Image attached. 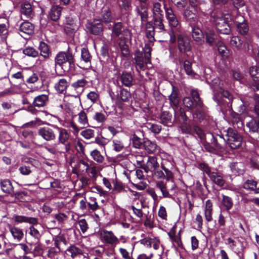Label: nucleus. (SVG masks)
Instances as JSON below:
<instances>
[{
	"instance_id": "obj_1",
	"label": "nucleus",
	"mask_w": 259,
	"mask_h": 259,
	"mask_svg": "<svg viewBox=\"0 0 259 259\" xmlns=\"http://www.w3.org/2000/svg\"><path fill=\"white\" fill-rule=\"evenodd\" d=\"M191 97H184L183 103L185 107L193 111V118L198 122H201L206 119L207 113L205 107L197 90L191 91Z\"/></svg>"
},
{
	"instance_id": "obj_2",
	"label": "nucleus",
	"mask_w": 259,
	"mask_h": 259,
	"mask_svg": "<svg viewBox=\"0 0 259 259\" xmlns=\"http://www.w3.org/2000/svg\"><path fill=\"white\" fill-rule=\"evenodd\" d=\"M51 127L58 132V143L45 147V149L53 154L67 152L70 149V143L68 142L70 134L68 131L63 127L55 124H51Z\"/></svg>"
},
{
	"instance_id": "obj_3",
	"label": "nucleus",
	"mask_w": 259,
	"mask_h": 259,
	"mask_svg": "<svg viewBox=\"0 0 259 259\" xmlns=\"http://www.w3.org/2000/svg\"><path fill=\"white\" fill-rule=\"evenodd\" d=\"M211 139L210 142H204L203 143L204 148L207 152L218 155L224 150L223 144H226V139L223 136L219 134L211 133Z\"/></svg>"
},
{
	"instance_id": "obj_4",
	"label": "nucleus",
	"mask_w": 259,
	"mask_h": 259,
	"mask_svg": "<svg viewBox=\"0 0 259 259\" xmlns=\"http://www.w3.org/2000/svg\"><path fill=\"white\" fill-rule=\"evenodd\" d=\"M55 63L56 66L59 65L64 71L69 70L74 65V56L69 51L60 52L55 58Z\"/></svg>"
},
{
	"instance_id": "obj_5",
	"label": "nucleus",
	"mask_w": 259,
	"mask_h": 259,
	"mask_svg": "<svg viewBox=\"0 0 259 259\" xmlns=\"http://www.w3.org/2000/svg\"><path fill=\"white\" fill-rule=\"evenodd\" d=\"M227 139L226 144H228L231 149H238L242 145V137L235 130L229 127L227 130Z\"/></svg>"
},
{
	"instance_id": "obj_6",
	"label": "nucleus",
	"mask_w": 259,
	"mask_h": 259,
	"mask_svg": "<svg viewBox=\"0 0 259 259\" xmlns=\"http://www.w3.org/2000/svg\"><path fill=\"white\" fill-rule=\"evenodd\" d=\"M167 182L166 181H157L155 183V187L161 192L163 198L171 199L173 198V195L170 193L175 192L177 186L174 180L169 182V185H168Z\"/></svg>"
},
{
	"instance_id": "obj_7",
	"label": "nucleus",
	"mask_w": 259,
	"mask_h": 259,
	"mask_svg": "<svg viewBox=\"0 0 259 259\" xmlns=\"http://www.w3.org/2000/svg\"><path fill=\"white\" fill-rule=\"evenodd\" d=\"M204 40L209 46L212 47L218 42V34L210 24H203Z\"/></svg>"
},
{
	"instance_id": "obj_8",
	"label": "nucleus",
	"mask_w": 259,
	"mask_h": 259,
	"mask_svg": "<svg viewBox=\"0 0 259 259\" xmlns=\"http://www.w3.org/2000/svg\"><path fill=\"white\" fill-rule=\"evenodd\" d=\"M231 20L228 18H219L215 21V27L218 31L223 34H229L231 32Z\"/></svg>"
},
{
	"instance_id": "obj_9",
	"label": "nucleus",
	"mask_w": 259,
	"mask_h": 259,
	"mask_svg": "<svg viewBox=\"0 0 259 259\" xmlns=\"http://www.w3.org/2000/svg\"><path fill=\"white\" fill-rule=\"evenodd\" d=\"M177 46L179 52L181 54H185L191 51V45L189 38L182 34L178 35Z\"/></svg>"
},
{
	"instance_id": "obj_10",
	"label": "nucleus",
	"mask_w": 259,
	"mask_h": 259,
	"mask_svg": "<svg viewBox=\"0 0 259 259\" xmlns=\"http://www.w3.org/2000/svg\"><path fill=\"white\" fill-rule=\"evenodd\" d=\"M246 127L248 128L250 137H253L257 140L259 138V118L253 117L246 123Z\"/></svg>"
},
{
	"instance_id": "obj_11",
	"label": "nucleus",
	"mask_w": 259,
	"mask_h": 259,
	"mask_svg": "<svg viewBox=\"0 0 259 259\" xmlns=\"http://www.w3.org/2000/svg\"><path fill=\"white\" fill-rule=\"evenodd\" d=\"M38 136L46 141H54L56 139V134L54 130L51 127H41L38 130Z\"/></svg>"
},
{
	"instance_id": "obj_12",
	"label": "nucleus",
	"mask_w": 259,
	"mask_h": 259,
	"mask_svg": "<svg viewBox=\"0 0 259 259\" xmlns=\"http://www.w3.org/2000/svg\"><path fill=\"white\" fill-rule=\"evenodd\" d=\"M192 36L193 40L198 45H203L205 42L203 33V25L202 28H200L198 26L194 25L191 26Z\"/></svg>"
},
{
	"instance_id": "obj_13",
	"label": "nucleus",
	"mask_w": 259,
	"mask_h": 259,
	"mask_svg": "<svg viewBox=\"0 0 259 259\" xmlns=\"http://www.w3.org/2000/svg\"><path fill=\"white\" fill-rule=\"evenodd\" d=\"M88 30L94 35H99L103 31V24L100 19H95L92 22H88L86 25Z\"/></svg>"
},
{
	"instance_id": "obj_14",
	"label": "nucleus",
	"mask_w": 259,
	"mask_h": 259,
	"mask_svg": "<svg viewBox=\"0 0 259 259\" xmlns=\"http://www.w3.org/2000/svg\"><path fill=\"white\" fill-rule=\"evenodd\" d=\"M198 12L191 9L190 7H188L184 11V17L187 23L190 26H193L197 22L198 19L197 13Z\"/></svg>"
},
{
	"instance_id": "obj_15",
	"label": "nucleus",
	"mask_w": 259,
	"mask_h": 259,
	"mask_svg": "<svg viewBox=\"0 0 259 259\" xmlns=\"http://www.w3.org/2000/svg\"><path fill=\"white\" fill-rule=\"evenodd\" d=\"M159 166L157 162V158L155 156H149L146 164H144L143 169L145 172L148 173L151 172L153 175V171Z\"/></svg>"
},
{
	"instance_id": "obj_16",
	"label": "nucleus",
	"mask_w": 259,
	"mask_h": 259,
	"mask_svg": "<svg viewBox=\"0 0 259 259\" xmlns=\"http://www.w3.org/2000/svg\"><path fill=\"white\" fill-rule=\"evenodd\" d=\"M164 8L165 11V16L168 21L169 25L171 27H177L178 26L179 22L173 10L170 7H168L166 5H164Z\"/></svg>"
},
{
	"instance_id": "obj_17",
	"label": "nucleus",
	"mask_w": 259,
	"mask_h": 259,
	"mask_svg": "<svg viewBox=\"0 0 259 259\" xmlns=\"http://www.w3.org/2000/svg\"><path fill=\"white\" fill-rule=\"evenodd\" d=\"M132 140L133 147L135 148H140L145 141L144 139V134L141 130H137L133 134Z\"/></svg>"
},
{
	"instance_id": "obj_18",
	"label": "nucleus",
	"mask_w": 259,
	"mask_h": 259,
	"mask_svg": "<svg viewBox=\"0 0 259 259\" xmlns=\"http://www.w3.org/2000/svg\"><path fill=\"white\" fill-rule=\"evenodd\" d=\"M234 24L239 33L244 36L247 38L249 36V26L247 21L243 18L242 22L236 21L234 22Z\"/></svg>"
},
{
	"instance_id": "obj_19",
	"label": "nucleus",
	"mask_w": 259,
	"mask_h": 259,
	"mask_svg": "<svg viewBox=\"0 0 259 259\" xmlns=\"http://www.w3.org/2000/svg\"><path fill=\"white\" fill-rule=\"evenodd\" d=\"M159 122L164 126H171L173 124L172 115V114L167 111H162L160 114Z\"/></svg>"
},
{
	"instance_id": "obj_20",
	"label": "nucleus",
	"mask_w": 259,
	"mask_h": 259,
	"mask_svg": "<svg viewBox=\"0 0 259 259\" xmlns=\"http://www.w3.org/2000/svg\"><path fill=\"white\" fill-rule=\"evenodd\" d=\"M100 236L101 240L105 243L114 244L118 241L117 237L111 231H103L101 232Z\"/></svg>"
},
{
	"instance_id": "obj_21",
	"label": "nucleus",
	"mask_w": 259,
	"mask_h": 259,
	"mask_svg": "<svg viewBox=\"0 0 259 259\" xmlns=\"http://www.w3.org/2000/svg\"><path fill=\"white\" fill-rule=\"evenodd\" d=\"M180 92L177 87L172 86V92L168 97L170 104L174 106L178 107L180 103Z\"/></svg>"
},
{
	"instance_id": "obj_22",
	"label": "nucleus",
	"mask_w": 259,
	"mask_h": 259,
	"mask_svg": "<svg viewBox=\"0 0 259 259\" xmlns=\"http://www.w3.org/2000/svg\"><path fill=\"white\" fill-rule=\"evenodd\" d=\"M179 62L180 65H183L186 73L188 75L194 76L196 73L192 69V63L188 59L184 60L183 58H179Z\"/></svg>"
},
{
	"instance_id": "obj_23",
	"label": "nucleus",
	"mask_w": 259,
	"mask_h": 259,
	"mask_svg": "<svg viewBox=\"0 0 259 259\" xmlns=\"http://www.w3.org/2000/svg\"><path fill=\"white\" fill-rule=\"evenodd\" d=\"M209 179L213 183L220 187H223L226 183V181L223 179V175L219 172L215 171Z\"/></svg>"
},
{
	"instance_id": "obj_24",
	"label": "nucleus",
	"mask_w": 259,
	"mask_h": 259,
	"mask_svg": "<svg viewBox=\"0 0 259 259\" xmlns=\"http://www.w3.org/2000/svg\"><path fill=\"white\" fill-rule=\"evenodd\" d=\"M135 60L136 63V67L138 71L140 70H144L146 66L144 62L143 53L140 52H137L135 54Z\"/></svg>"
},
{
	"instance_id": "obj_25",
	"label": "nucleus",
	"mask_w": 259,
	"mask_h": 259,
	"mask_svg": "<svg viewBox=\"0 0 259 259\" xmlns=\"http://www.w3.org/2000/svg\"><path fill=\"white\" fill-rule=\"evenodd\" d=\"M222 199L221 201L222 207L227 211H229L233 206V200L229 196L222 194Z\"/></svg>"
},
{
	"instance_id": "obj_26",
	"label": "nucleus",
	"mask_w": 259,
	"mask_h": 259,
	"mask_svg": "<svg viewBox=\"0 0 259 259\" xmlns=\"http://www.w3.org/2000/svg\"><path fill=\"white\" fill-rule=\"evenodd\" d=\"M14 221L18 223H27L33 225L38 223L36 218L24 215H16L14 217Z\"/></svg>"
},
{
	"instance_id": "obj_27",
	"label": "nucleus",
	"mask_w": 259,
	"mask_h": 259,
	"mask_svg": "<svg viewBox=\"0 0 259 259\" xmlns=\"http://www.w3.org/2000/svg\"><path fill=\"white\" fill-rule=\"evenodd\" d=\"M9 230L14 240L20 241L23 238L24 233L21 229L18 227L9 226Z\"/></svg>"
},
{
	"instance_id": "obj_28",
	"label": "nucleus",
	"mask_w": 259,
	"mask_h": 259,
	"mask_svg": "<svg viewBox=\"0 0 259 259\" xmlns=\"http://www.w3.org/2000/svg\"><path fill=\"white\" fill-rule=\"evenodd\" d=\"M176 228H177L176 225H174L171 228V229H170L169 232L168 233V235L172 242H175L176 243H177L178 246L180 248L183 249L184 247H183L182 241L181 240V238L180 237L177 238L176 237Z\"/></svg>"
},
{
	"instance_id": "obj_29",
	"label": "nucleus",
	"mask_w": 259,
	"mask_h": 259,
	"mask_svg": "<svg viewBox=\"0 0 259 259\" xmlns=\"http://www.w3.org/2000/svg\"><path fill=\"white\" fill-rule=\"evenodd\" d=\"M33 25L28 21L24 22L19 26V30L24 34H31L33 32Z\"/></svg>"
},
{
	"instance_id": "obj_30",
	"label": "nucleus",
	"mask_w": 259,
	"mask_h": 259,
	"mask_svg": "<svg viewBox=\"0 0 259 259\" xmlns=\"http://www.w3.org/2000/svg\"><path fill=\"white\" fill-rule=\"evenodd\" d=\"M102 18L100 20L101 22L105 24H108L112 22V17L111 15V12L107 7H104L102 10Z\"/></svg>"
},
{
	"instance_id": "obj_31",
	"label": "nucleus",
	"mask_w": 259,
	"mask_h": 259,
	"mask_svg": "<svg viewBox=\"0 0 259 259\" xmlns=\"http://www.w3.org/2000/svg\"><path fill=\"white\" fill-rule=\"evenodd\" d=\"M143 162V157L142 155L131 154V163H132L135 166L143 169L144 164Z\"/></svg>"
},
{
	"instance_id": "obj_32",
	"label": "nucleus",
	"mask_w": 259,
	"mask_h": 259,
	"mask_svg": "<svg viewBox=\"0 0 259 259\" xmlns=\"http://www.w3.org/2000/svg\"><path fill=\"white\" fill-rule=\"evenodd\" d=\"M62 8L59 6L52 7L49 13L51 19L54 21H57L61 15Z\"/></svg>"
},
{
	"instance_id": "obj_33",
	"label": "nucleus",
	"mask_w": 259,
	"mask_h": 259,
	"mask_svg": "<svg viewBox=\"0 0 259 259\" xmlns=\"http://www.w3.org/2000/svg\"><path fill=\"white\" fill-rule=\"evenodd\" d=\"M1 187L2 191L7 194H11L13 192L14 188L11 181L8 179L1 180Z\"/></svg>"
},
{
	"instance_id": "obj_34",
	"label": "nucleus",
	"mask_w": 259,
	"mask_h": 259,
	"mask_svg": "<svg viewBox=\"0 0 259 259\" xmlns=\"http://www.w3.org/2000/svg\"><path fill=\"white\" fill-rule=\"evenodd\" d=\"M48 101V96L42 94L34 98L33 104L35 107H41L44 106Z\"/></svg>"
},
{
	"instance_id": "obj_35",
	"label": "nucleus",
	"mask_w": 259,
	"mask_h": 259,
	"mask_svg": "<svg viewBox=\"0 0 259 259\" xmlns=\"http://www.w3.org/2000/svg\"><path fill=\"white\" fill-rule=\"evenodd\" d=\"M68 86V82L66 79L61 78L55 84V88L59 93H63Z\"/></svg>"
},
{
	"instance_id": "obj_36",
	"label": "nucleus",
	"mask_w": 259,
	"mask_h": 259,
	"mask_svg": "<svg viewBox=\"0 0 259 259\" xmlns=\"http://www.w3.org/2000/svg\"><path fill=\"white\" fill-rule=\"evenodd\" d=\"M21 13L26 18L31 17L32 15V9L31 5L28 3H24L21 5Z\"/></svg>"
},
{
	"instance_id": "obj_37",
	"label": "nucleus",
	"mask_w": 259,
	"mask_h": 259,
	"mask_svg": "<svg viewBox=\"0 0 259 259\" xmlns=\"http://www.w3.org/2000/svg\"><path fill=\"white\" fill-rule=\"evenodd\" d=\"M143 146L145 150L149 154L154 153L157 149V144L149 140H145Z\"/></svg>"
},
{
	"instance_id": "obj_38",
	"label": "nucleus",
	"mask_w": 259,
	"mask_h": 259,
	"mask_svg": "<svg viewBox=\"0 0 259 259\" xmlns=\"http://www.w3.org/2000/svg\"><path fill=\"white\" fill-rule=\"evenodd\" d=\"M243 44V40L238 35L233 36L230 40L231 46L237 50H240L242 49Z\"/></svg>"
},
{
	"instance_id": "obj_39",
	"label": "nucleus",
	"mask_w": 259,
	"mask_h": 259,
	"mask_svg": "<svg viewBox=\"0 0 259 259\" xmlns=\"http://www.w3.org/2000/svg\"><path fill=\"white\" fill-rule=\"evenodd\" d=\"M39 49L40 52L41 56L45 59H47L50 57L51 52L47 44L41 41L39 44Z\"/></svg>"
},
{
	"instance_id": "obj_40",
	"label": "nucleus",
	"mask_w": 259,
	"mask_h": 259,
	"mask_svg": "<svg viewBox=\"0 0 259 259\" xmlns=\"http://www.w3.org/2000/svg\"><path fill=\"white\" fill-rule=\"evenodd\" d=\"M257 182L253 179L246 180L243 184L242 187L247 190H250L255 192Z\"/></svg>"
},
{
	"instance_id": "obj_41",
	"label": "nucleus",
	"mask_w": 259,
	"mask_h": 259,
	"mask_svg": "<svg viewBox=\"0 0 259 259\" xmlns=\"http://www.w3.org/2000/svg\"><path fill=\"white\" fill-rule=\"evenodd\" d=\"M119 45L122 55L124 57H128L130 55V50L128 48V41L127 39H121Z\"/></svg>"
},
{
	"instance_id": "obj_42",
	"label": "nucleus",
	"mask_w": 259,
	"mask_h": 259,
	"mask_svg": "<svg viewBox=\"0 0 259 259\" xmlns=\"http://www.w3.org/2000/svg\"><path fill=\"white\" fill-rule=\"evenodd\" d=\"M154 27L151 22H148L147 24V29L146 31V36L149 39L150 42H154L155 39L154 38L155 32Z\"/></svg>"
},
{
	"instance_id": "obj_43",
	"label": "nucleus",
	"mask_w": 259,
	"mask_h": 259,
	"mask_svg": "<svg viewBox=\"0 0 259 259\" xmlns=\"http://www.w3.org/2000/svg\"><path fill=\"white\" fill-rule=\"evenodd\" d=\"M197 167L201 170L205 172L209 178L215 171H211V168L208 163L205 162L198 163Z\"/></svg>"
},
{
	"instance_id": "obj_44",
	"label": "nucleus",
	"mask_w": 259,
	"mask_h": 259,
	"mask_svg": "<svg viewBox=\"0 0 259 259\" xmlns=\"http://www.w3.org/2000/svg\"><path fill=\"white\" fill-rule=\"evenodd\" d=\"M91 56L88 49L83 48L81 51V59L88 66H91Z\"/></svg>"
},
{
	"instance_id": "obj_45",
	"label": "nucleus",
	"mask_w": 259,
	"mask_h": 259,
	"mask_svg": "<svg viewBox=\"0 0 259 259\" xmlns=\"http://www.w3.org/2000/svg\"><path fill=\"white\" fill-rule=\"evenodd\" d=\"M215 45L218 47L219 54L224 58H227L229 53L227 47L222 42L219 41Z\"/></svg>"
},
{
	"instance_id": "obj_46",
	"label": "nucleus",
	"mask_w": 259,
	"mask_h": 259,
	"mask_svg": "<svg viewBox=\"0 0 259 259\" xmlns=\"http://www.w3.org/2000/svg\"><path fill=\"white\" fill-rule=\"evenodd\" d=\"M205 3V2L204 0H189L188 7L192 8V10L198 12L200 10V6Z\"/></svg>"
},
{
	"instance_id": "obj_47",
	"label": "nucleus",
	"mask_w": 259,
	"mask_h": 259,
	"mask_svg": "<svg viewBox=\"0 0 259 259\" xmlns=\"http://www.w3.org/2000/svg\"><path fill=\"white\" fill-rule=\"evenodd\" d=\"M180 128L183 134L193 135L192 125L190 124L189 122L182 123L180 125Z\"/></svg>"
},
{
	"instance_id": "obj_48",
	"label": "nucleus",
	"mask_w": 259,
	"mask_h": 259,
	"mask_svg": "<svg viewBox=\"0 0 259 259\" xmlns=\"http://www.w3.org/2000/svg\"><path fill=\"white\" fill-rule=\"evenodd\" d=\"M153 17H163V11L161 9V5L158 3H155L153 7Z\"/></svg>"
},
{
	"instance_id": "obj_49",
	"label": "nucleus",
	"mask_w": 259,
	"mask_h": 259,
	"mask_svg": "<svg viewBox=\"0 0 259 259\" xmlns=\"http://www.w3.org/2000/svg\"><path fill=\"white\" fill-rule=\"evenodd\" d=\"M66 24L70 26L71 29V31H68V26H65L64 29L65 32L67 33H72L78 29V26L75 23L74 20L71 18L68 17L66 18Z\"/></svg>"
},
{
	"instance_id": "obj_50",
	"label": "nucleus",
	"mask_w": 259,
	"mask_h": 259,
	"mask_svg": "<svg viewBox=\"0 0 259 259\" xmlns=\"http://www.w3.org/2000/svg\"><path fill=\"white\" fill-rule=\"evenodd\" d=\"M28 233L31 237L34 238L35 242H39V240L41 235L38 230H37L33 226H30Z\"/></svg>"
},
{
	"instance_id": "obj_51",
	"label": "nucleus",
	"mask_w": 259,
	"mask_h": 259,
	"mask_svg": "<svg viewBox=\"0 0 259 259\" xmlns=\"http://www.w3.org/2000/svg\"><path fill=\"white\" fill-rule=\"evenodd\" d=\"M249 74L253 80H259V67L256 65L251 66Z\"/></svg>"
},
{
	"instance_id": "obj_52",
	"label": "nucleus",
	"mask_w": 259,
	"mask_h": 259,
	"mask_svg": "<svg viewBox=\"0 0 259 259\" xmlns=\"http://www.w3.org/2000/svg\"><path fill=\"white\" fill-rule=\"evenodd\" d=\"M147 127L155 135L159 134L162 130V127L160 124L150 122L147 123Z\"/></svg>"
},
{
	"instance_id": "obj_53",
	"label": "nucleus",
	"mask_w": 259,
	"mask_h": 259,
	"mask_svg": "<svg viewBox=\"0 0 259 259\" xmlns=\"http://www.w3.org/2000/svg\"><path fill=\"white\" fill-rule=\"evenodd\" d=\"M91 155L93 159L98 163H102L104 160L103 156L97 149H95L91 152Z\"/></svg>"
},
{
	"instance_id": "obj_54",
	"label": "nucleus",
	"mask_w": 259,
	"mask_h": 259,
	"mask_svg": "<svg viewBox=\"0 0 259 259\" xmlns=\"http://www.w3.org/2000/svg\"><path fill=\"white\" fill-rule=\"evenodd\" d=\"M153 17L154 26L155 28H158L160 30H164V26L163 23V17Z\"/></svg>"
},
{
	"instance_id": "obj_55",
	"label": "nucleus",
	"mask_w": 259,
	"mask_h": 259,
	"mask_svg": "<svg viewBox=\"0 0 259 259\" xmlns=\"http://www.w3.org/2000/svg\"><path fill=\"white\" fill-rule=\"evenodd\" d=\"M144 57L145 59V63L148 64L149 62H150V58L151 55V48L150 47V44L149 43H146L145 45L144 48Z\"/></svg>"
},
{
	"instance_id": "obj_56",
	"label": "nucleus",
	"mask_w": 259,
	"mask_h": 259,
	"mask_svg": "<svg viewBox=\"0 0 259 259\" xmlns=\"http://www.w3.org/2000/svg\"><path fill=\"white\" fill-rule=\"evenodd\" d=\"M88 83V81L84 78L78 79L76 81L72 83L71 86L75 90H78L80 88H83Z\"/></svg>"
},
{
	"instance_id": "obj_57",
	"label": "nucleus",
	"mask_w": 259,
	"mask_h": 259,
	"mask_svg": "<svg viewBox=\"0 0 259 259\" xmlns=\"http://www.w3.org/2000/svg\"><path fill=\"white\" fill-rule=\"evenodd\" d=\"M66 251L69 252L71 254V256L72 258H74L77 255L82 253L81 250L75 245H71L67 249Z\"/></svg>"
},
{
	"instance_id": "obj_58",
	"label": "nucleus",
	"mask_w": 259,
	"mask_h": 259,
	"mask_svg": "<svg viewBox=\"0 0 259 259\" xmlns=\"http://www.w3.org/2000/svg\"><path fill=\"white\" fill-rule=\"evenodd\" d=\"M134 214L137 217V221H140L143 216V212L142 211V203L140 201V206L137 208L134 205L132 206Z\"/></svg>"
},
{
	"instance_id": "obj_59",
	"label": "nucleus",
	"mask_w": 259,
	"mask_h": 259,
	"mask_svg": "<svg viewBox=\"0 0 259 259\" xmlns=\"http://www.w3.org/2000/svg\"><path fill=\"white\" fill-rule=\"evenodd\" d=\"M192 129L193 134L195 133L201 140L205 138V133L203 130L198 125L195 124H193Z\"/></svg>"
},
{
	"instance_id": "obj_60",
	"label": "nucleus",
	"mask_w": 259,
	"mask_h": 259,
	"mask_svg": "<svg viewBox=\"0 0 259 259\" xmlns=\"http://www.w3.org/2000/svg\"><path fill=\"white\" fill-rule=\"evenodd\" d=\"M78 121L79 123L83 125H88V120L87 118V116L86 113L84 111H81L78 114Z\"/></svg>"
},
{
	"instance_id": "obj_61",
	"label": "nucleus",
	"mask_w": 259,
	"mask_h": 259,
	"mask_svg": "<svg viewBox=\"0 0 259 259\" xmlns=\"http://www.w3.org/2000/svg\"><path fill=\"white\" fill-rule=\"evenodd\" d=\"M253 99L254 100V107L253 112L256 115L255 118H259V95L254 93L253 95Z\"/></svg>"
},
{
	"instance_id": "obj_62",
	"label": "nucleus",
	"mask_w": 259,
	"mask_h": 259,
	"mask_svg": "<svg viewBox=\"0 0 259 259\" xmlns=\"http://www.w3.org/2000/svg\"><path fill=\"white\" fill-rule=\"evenodd\" d=\"M23 53L28 56L36 57L38 56V52L32 47H27L23 50Z\"/></svg>"
},
{
	"instance_id": "obj_63",
	"label": "nucleus",
	"mask_w": 259,
	"mask_h": 259,
	"mask_svg": "<svg viewBox=\"0 0 259 259\" xmlns=\"http://www.w3.org/2000/svg\"><path fill=\"white\" fill-rule=\"evenodd\" d=\"M230 117L231 118L232 122L233 124H237L239 122H241V124H242L240 114H239L238 113L233 111H232L230 112Z\"/></svg>"
},
{
	"instance_id": "obj_64",
	"label": "nucleus",
	"mask_w": 259,
	"mask_h": 259,
	"mask_svg": "<svg viewBox=\"0 0 259 259\" xmlns=\"http://www.w3.org/2000/svg\"><path fill=\"white\" fill-rule=\"evenodd\" d=\"M168 33L170 37L169 42L170 44H174L177 41V40L178 41L177 36L179 34L176 33V32L174 28H171L168 30Z\"/></svg>"
}]
</instances>
